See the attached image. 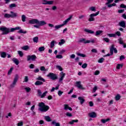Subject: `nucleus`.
Returning <instances> with one entry per match:
<instances>
[{"label": "nucleus", "mask_w": 126, "mask_h": 126, "mask_svg": "<svg viewBox=\"0 0 126 126\" xmlns=\"http://www.w3.org/2000/svg\"><path fill=\"white\" fill-rule=\"evenodd\" d=\"M71 17L72 16H71L69 18H67L66 20L63 21V24H62L61 25H62L63 27L64 26V25H66V24H67V22H68V21H69V20L71 19Z\"/></svg>", "instance_id": "nucleus-16"}, {"label": "nucleus", "mask_w": 126, "mask_h": 126, "mask_svg": "<svg viewBox=\"0 0 126 126\" xmlns=\"http://www.w3.org/2000/svg\"><path fill=\"white\" fill-rule=\"evenodd\" d=\"M30 24H43L42 22H40L37 19H32L29 21Z\"/></svg>", "instance_id": "nucleus-5"}, {"label": "nucleus", "mask_w": 126, "mask_h": 126, "mask_svg": "<svg viewBox=\"0 0 126 126\" xmlns=\"http://www.w3.org/2000/svg\"><path fill=\"white\" fill-rule=\"evenodd\" d=\"M110 50L111 55H114V52L115 54H118V50L117 48H115V45L112 44L110 47Z\"/></svg>", "instance_id": "nucleus-7"}, {"label": "nucleus", "mask_w": 126, "mask_h": 126, "mask_svg": "<svg viewBox=\"0 0 126 126\" xmlns=\"http://www.w3.org/2000/svg\"><path fill=\"white\" fill-rule=\"evenodd\" d=\"M36 59H37V57H36V55H32V56L28 55L27 56L28 62H29V61H30L31 60L32 61H36Z\"/></svg>", "instance_id": "nucleus-9"}, {"label": "nucleus", "mask_w": 126, "mask_h": 126, "mask_svg": "<svg viewBox=\"0 0 126 126\" xmlns=\"http://www.w3.org/2000/svg\"><path fill=\"white\" fill-rule=\"evenodd\" d=\"M4 17H5V18H11V16L9 14L6 13L4 14Z\"/></svg>", "instance_id": "nucleus-38"}, {"label": "nucleus", "mask_w": 126, "mask_h": 126, "mask_svg": "<svg viewBox=\"0 0 126 126\" xmlns=\"http://www.w3.org/2000/svg\"><path fill=\"white\" fill-rule=\"evenodd\" d=\"M52 125H55V126H61L60 123H56V121H54L52 122Z\"/></svg>", "instance_id": "nucleus-33"}, {"label": "nucleus", "mask_w": 126, "mask_h": 126, "mask_svg": "<svg viewBox=\"0 0 126 126\" xmlns=\"http://www.w3.org/2000/svg\"><path fill=\"white\" fill-rule=\"evenodd\" d=\"M39 52H44L45 51V47L42 46L38 48Z\"/></svg>", "instance_id": "nucleus-36"}, {"label": "nucleus", "mask_w": 126, "mask_h": 126, "mask_svg": "<svg viewBox=\"0 0 126 126\" xmlns=\"http://www.w3.org/2000/svg\"><path fill=\"white\" fill-rule=\"evenodd\" d=\"M1 58H3V59L6 58V53L4 52H2L0 53Z\"/></svg>", "instance_id": "nucleus-21"}, {"label": "nucleus", "mask_w": 126, "mask_h": 126, "mask_svg": "<svg viewBox=\"0 0 126 126\" xmlns=\"http://www.w3.org/2000/svg\"><path fill=\"white\" fill-rule=\"evenodd\" d=\"M64 53H65V50L63 49L60 51L59 54L60 55H63V54Z\"/></svg>", "instance_id": "nucleus-56"}, {"label": "nucleus", "mask_w": 126, "mask_h": 126, "mask_svg": "<svg viewBox=\"0 0 126 126\" xmlns=\"http://www.w3.org/2000/svg\"><path fill=\"white\" fill-rule=\"evenodd\" d=\"M25 90H26V92H27V93H29V92L31 91V88H30V87L25 88Z\"/></svg>", "instance_id": "nucleus-41"}, {"label": "nucleus", "mask_w": 126, "mask_h": 126, "mask_svg": "<svg viewBox=\"0 0 126 126\" xmlns=\"http://www.w3.org/2000/svg\"><path fill=\"white\" fill-rule=\"evenodd\" d=\"M92 53H94V54H97V53H98V51L95 49H93L92 50Z\"/></svg>", "instance_id": "nucleus-55"}, {"label": "nucleus", "mask_w": 126, "mask_h": 126, "mask_svg": "<svg viewBox=\"0 0 126 126\" xmlns=\"http://www.w3.org/2000/svg\"><path fill=\"white\" fill-rule=\"evenodd\" d=\"M23 126V122H21L18 123V126Z\"/></svg>", "instance_id": "nucleus-64"}, {"label": "nucleus", "mask_w": 126, "mask_h": 126, "mask_svg": "<svg viewBox=\"0 0 126 126\" xmlns=\"http://www.w3.org/2000/svg\"><path fill=\"white\" fill-rule=\"evenodd\" d=\"M100 13V11H98L95 13L91 14L90 15V18L89 19V21H94L95 20V18H94V16H97L98 14Z\"/></svg>", "instance_id": "nucleus-8"}, {"label": "nucleus", "mask_w": 126, "mask_h": 126, "mask_svg": "<svg viewBox=\"0 0 126 126\" xmlns=\"http://www.w3.org/2000/svg\"><path fill=\"white\" fill-rule=\"evenodd\" d=\"M82 68H86L87 67V63H85L82 65Z\"/></svg>", "instance_id": "nucleus-53"}, {"label": "nucleus", "mask_w": 126, "mask_h": 126, "mask_svg": "<svg viewBox=\"0 0 126 126\" xmlns=\"http://www.w3.org/2000/svg\"><path fill=\"white\" fill-rule=\"evenodd\" d=\"M56 68H57V69H59V70H60V71H63V70L62 66H61L60 65H56Z\"/></svg>", "instance_id": "nucleus-46"}, {"label": "nucleus", "mask_w": 126, "mask_h": 126, "mask_svg": "<svg viewBox=\"0 0 126 126\" xmlns=\"http://www.w3.org/2000/svg\"><path fill=\"white\" fill-rule=\"evenodd\" d=\"M47 77H49L50 79L52 80H56V79H58V76H57V74L54 73H49L47 75Z\"/></svg>", "instance_id": "nucleus-6"}, {"label": "nucleus", "mask_w": 126, "mask_h": 126, "mask_svg": "<svg viewBox=\"0 0 126 126\" xmlns=\"http://www.w3.org/2000/svg\"><path fill=\"white\" fill-rule=\"evenodd\" d=\"M76 87H77L79 88V89H82V90H84V88L82 87V85H81V82L80 81H78L76 82V85H75Z\"/></svg>", "instance_id": "nucleus-10"}, {"label": "nucleus", "mask_w": 126, "mask_h": 126, "mask_svg": "<svg viewBox=\"0 0 126 126\" xmlns=\"http://www.w3.org/2000/svg\"><path fill=\"white\" fill-rule=\"evenodd\" d=\"M78 99V100H79L81 105H83V103H84V102H85V99H84V98H83L81 96H79Z\"/></svg>", "instance_id": "nucleus-18"}, {"label": "nucleus", "mask_w": 126, "mask_h": 126, "mask_svg": "<svg viewBox=\"0 0 126 126\" xmlns=\"http://www.w3.org/2000/svg\"><path fill=\"white\" fill-rule=\"evenodd\" d=\"M11 18H14L15 17H17V13H14V12L11 11Z\"/></svg>", "instance_id": "nucleus-17"}, {"label": "nucleus", "mask_w": 126, "mask_h": 126, "mask_svg": "<svg viewBox=\"0 0 126 126\" xmlns=\"http://www.w3.org/2000/svg\"><path fill=\"white\" fill-rule=\"evenodd\" d=\"M18 79H19V76H18V74H16L12 84L10 85L11 88H13L15 87V85H16L17 81H18Z\"/></svg>", "instance_id": "nucleus-3"}, {"label": "nucleus", "mask_w": 126, "mask_h": 126, "mask_svg": "<svg viewBox=\"0 0 126 126\" xmlns=\"http://www.w3.org/2000/svg\"><path fill=\"white\" fill-rule=\"evenodd\" d=\"M38 40H39V37L38 36H35L33 38V43H38Z\"/></svg>", "instance_id": "nucleus-29"}, {"label": "nucleus", "mask_w": 126, "mask_h": 126, "mask_svg": "<svg viewBox=\"0 0 126 126\" xmlns=\"http://www.w3.org/2000/svg\"><path fill=\"white\" fill-rule=\"evenodd\" d=\"M42 4H49V5L54 4V1L53 0L48 1L47 0H43Z\"/></svg>", "instance_id": "nucleus-12"}, {"label": "nucleus", "mask_w": 126, "mask_h": 126, "mask_svg": "<svg viewBox=\"0 0 126 126\" xmlns=\"http://www.w3.org/2000/svg\"><path fill=\"white\" fill-rule=\"evenodd\" d=\"M90 9L92 11H96V8H95V7H91L90 8Z\"/></svg>", "instance_id": "nucleus-51"}, {"label": "nucleus", "mask_w": 126, "mask_h": 126, "mask_svg": "<svg viewBox=\"0 0 126 126\" xmlns=\"http://www.w3.org/2000/svg\"><path fill=\"white\" fill-rule=\"evenodd\" d=\"M37 80H39L40 81H43V82H45V79L43 78L41 76H39L38 78H37Z\"/></svg>", "instance_id": "nucleus-30"}, {"label": "nucleus", "mask_w": 126, "mask_h": 126, "mask_svg": "<svg viewBox=\"0 0 126 126\" xmlns=\"http://www.w3.org/2000/svg\"><path fill=\"white\" fill-rule=\"evenodd\" d=\"M22 21L23 22H25L26 21V16L25 15H22Z\"/></svg>", "instance_id": "nucleus-39"}, {"label": "nucleus", "mask_w": 126, "mask_h": 126, "mask_svg": "<svg viewBox=\"0 0 126 126\" xmlns=\"http://www.w3.org/2000/svg\"><path fill=\"white\" fill-rule=\"evenodd\" d=\"M63 92H62L61 91H59V92H58L59 96H62V94H63Z\"/></svg>", "instance_id": "nucleus-63"}, {"label": "nucleus", "mask_w": 126, "mask_h": 126, "mask_svg": "<svg viewBox=\"0 0 126 126\" xmlns=\"http://www.w3.org/2000/svg\"><path fill=\"white\" fill-rule=\"evenodd\" d=\"M40 22H42V24H36L37 25H34L33 27H35V28H39L40 26H44V25H46V24H47V23H46L45 21H40Z\"/></svg>", "instance_id": "nucleus-11"}, {"label": "nucleus", "mask_w": 126, "mask_h": 126, "mask_svg": "<svg viewBox=\"0 0 126 126\" xmlns=\"http://www.w3.org/2000/svg\"><path fill=\"white\" fill-rule=\"evenodd\" d=\"M123 66H124V64L123 63L118 64L116 66V68L117 69H120L121 68H122V67H123Z\"/></svg>", "instance_id": "nucleus-28"}, {"label": "nucleus", "mask_w": 126, "mask_h": 126, "mask_svg": "<svg viewBox=\"0 0 126 126\" xmlns=\"http://www.w3.org/2000/svg\"><path fill=\"white\" fill-rule=\"evenodd\" d=\"M21 49L24 51H27V50H29V49H30V47L28 45H25L21 47Z\"/></svg>", "instance_id": "nucleus-22"}, {"label": "nucleus", "mask_w": 126, "mask_h": 126, "mask_svg": "<svg viewBox=\"0 0 126 126\" xmlns=\"http://www.w3.org/2000/svg\"><path fill=\"white\" fill-rule=\"evenodd\" d=\"M84 31L85 32H86L87 33H89V34H94V31H93L87 29H85Z\"/></svg>", "instance_id": "nucleus-19"}, {"label": "nucleus", "mask_w": 126, "mask_h": 126, "mask_svg": "<svg viewBox=\"0 0 126 126\" xmlns=\"http://www.w3.org/2000/svg\"><path fill=\"white\" fill-rule=\"evenodd\" d=\"M109 37H116L117 35L115 33H108L107 34Z\"/></svg>", "instance_id": "nucleus-40"}, {"label": "nucleus", "mask_w": 126, "mask_h": 126, "mask_svg": "<svg viewBox=\"0 0 126 126\" xmlns=\"http://www.w3.org/2000/svg\"><path fill=\"white\" fill-rule=\"evenodd\" d=\"M125 59H126V57L123 55H121L120 58V61H123V60H125Z\"/></svg>", "instance_id": "nucleus-57"}, {"label": "nucleus", "mask_w": 126, "mask_h": 126, "mask_svg": "<svg viewBox=\"0 0 126 126\" xmlns=\"http://www.w3.org/2000/svg\"><path fill=\"white\" fill-rule=\"evenodd\" d=\"M45 120H46V121L47 122H52V120L51 119V117H50V116H47L45 117Z\"/></svg>", "instance_id": "nucleus-31"}, {"label": "nucleus", "mask_w": 126, "mask_h": 126, "mask_svg": "<svg viewBox=\"0 0 126 126\" xmlns=\"http://www.w3.org/2000/svg\"><path fill=\"white\" fill-rule=\"evenodd\" d=\"M114 1V0H107V2L105 3L106 5H108V4H110V3H112Z\"/></svg>", "instance_id": "nucleus-48"}, {"label": "nucleus", "mask_w": 126, "mask_h": 126, "mask_svg": "<svg viewBox=\"0 0 126 126\" xmlns=\"http://www.w3.org/2000/svg\"><path fill=\"white\" fill-rule=\"evenodd\" d=\"M104 60L105 59L103 58H100L98 61V63H102L104 62Z\"/></svg>", "instance_id": "nucleus-45"}, {"label": "nucleus", "mask_w": 126, "mask_h": 126, "mask_svg": "<svg viewBox=\"0 0 126 126\" xmlns=\"http://www.w3.org/2000/svg\"><path fill=\"white\" fill-rule=\"evenodd\" d=\"M0 31L2 32V35H6L9 33V29L5 27H0Z\"/></svg>", "instance_id": "nucleus-4"}, {"label": "nucleus", "mask_w": 126, "mask_h": 126, "mask_svg": "<svg viewBox=\"0 0 126 126\" xmlns=\"http://www.w3.org/2000/svg\"><path fill=\"white\" fill-rule=\"evenodd\" d=\"M79 43H84V44H88L90 43L89 40H86L85 38H81L79 40Z\"/></svg>", "instance_id": "nucleus-13"}, {"label": "nucleus", "mask_w": 126, "mask_h": 126, "mask_svg": "<svg viewBox=\"0 0 126 126\" xmlns=\"http://www.w3.org/2000/svg\"><path fill=\"white\" fill-rule=\"evenodd\" d=\"M103 41H105L106 43H109L110 42V39L108 38H104Z\"/></svg>", "instance_id": "nucleus-49"}, {"label": "nucleus", "mask_w": 126, "mask_h": 126, "mask_svg": "<svg viewBox=\"0 0 126 126\" xmlns=\"http://www.w3.org/2000/svg\"><path fill=\"white\" fill-rule=\"evenodd\" d=\"M66 115L67 117H72V114L71 113H69V112H67Z\"/></svg>", "instance_id": "nucleus-58"}, {"label": "nucleus", "mask_w": 126, "mask_h": 126, "mask_svg": "<svg viewBox=\"0 0 126 126\" xmlns=\"http://www.w3.org/2000/svg\"><path fill=\"white\" fill-rule=\"evenodd\" d=\"M15 30H19L18 32V33H21V34H26L27 33V31H23V30H21V27H16L15 28H11L10 30H9V32H14Z\"/></svg>", "instance_id": "nucleus-2"}, {"label": "nucleus", "mask_w": 126, "mask_h": 126, "mask_svg": "<svg viewBox=\"0 0 126 126\" xmlns=\"http://www.w3.org/2000/svg\"><path fill=\"white\" fill-rule=\"evenodd\" d=\"M120 99H121V95H120V94H117L115 96V100H116V101H119V100H120Z\"/></svg>", "instance_id": "nucleus-42"}, {"label": "nucleus", "mask_w": 126, "mask_h": 126, "mask_svg": "<svg viewBox=\"0 0 126 126\" xmlns=\"http://www.w3.org/2000/svg\"><path fill=\"white\" fill-rule=\"evenodd\" d=\"M12 70H13V67H11L9 71H8V75H10L11 74V72H12Z\"/></svg>", "instance_id": "nucleus-44"}, {"label": "nucleus", "mask_w": 126, "mask_h": 126, "mask_svg": "<svg viewBox=\"0 0 126 126\" xmlns=\"http://www.w3.org/2000/svg\"><path fill=\"white\" fill-rule=\"evenodd\" d=\"M64 43H65V40H64V39H62L60 40V42H59V45L60 46H62V45H63Z\"/></svg>", "instance_id": "nucleus-25"}, {"label": "nucleus", "mask_w": 126, "mask_h": 126, "mask_svg": "<svg viewBox=\"0 0 126 126\" xmlns=\"http://www.w3.org/2000/svg\"><path fill=\"white\" fill-rule=\"evenodd\" d=\"M102 33H103V31L98 30L95 32V36H99V35H101V34H102Z\"/></svg>", "instance_id": "nucleus-23"}, {"label": "nucleus", "mask_w": 126, "mask_h": 126, "mask_svg": "<svg viewBox=\"0 0 126 126\" xmlns=\"http://www.w3.org/2000/svg\"><path fill=\"white\" fill-rule=\"evenodd\" d=\"M120 7H121V8H126V5H125L124 4H121L120 5Z\"/></svg>", "instance_id": "nucleus-60"}, {"label": "nucleus", "mask_w": 126, "mask_h": 126, "mask_svg": "<svg viewBox=\"0 0 126 126\" xmlns=\"http://www.w3.org/2000/svg\"><path fill=\"white\" fill-rule=\"evenodd\" d=\"M111 119L109 118H108L107 119H101V122H102V124H106L107 122H109Z\"/></svg>", "instance_id": "nucleus-27"}, {"label": "nucleus", "mask_w": 126, "mask_h": 126, "mask_svg": "<svg viewBox=\"0 0 126 126\" xmlns=\"http://www.w3.org/2000/svg\"><path fill=\"white\" fill-rule=\"evenodd\" d=\"M34 84L36 86H38L39 85H43V82H41L40 81H37L35 82Z\"/></svg>", "instance_id": "nucleus-24"}, {"label": "nucleus", "mask_w": 126, "mask_h": 126, "mask_svg": "<svg viewBox=\"0 0 126 126\" xmlns=\"http://www.w3.org/2000/svg\"><path fill=\"white\" fill-rule=\"evenodd\" d=\"M119 26L123 27V28H126V22L122 21L119 23Z\"/></svg>", "instance_id": "nucleus-15"}, {"label": "nucleus", "mask_w": 126, "mask_h": 126, "mask_svg": "<svg viewBox=\"0 0 126 126\" xmlns=\"http://www.w3.org/2000/svg\"><path fill=\"white\" fill-rule=\"evenodd\" d=\"M61 77L63 78H64V76H65V73H63V72H61L60 74Z\"/></svg>", "instance_id": "nucleus-43"}, {"label": "nucleus", "mask_w": 126, "mask_h": 126, "mask_svg": "<svg viewBox=\"0 0 126 126\" xmlns=\"http://www.w3.org/2000/svg\"><path fill=\"white\" fill-rule=\"evenodd\" d=\"M48 93V92L46 91L45 92L43 93V94L41 95V98H44Z\"/></svg>", "instance_id": "nucleus-50"}, {"label": "nucleus", "mask_w": 126, "mask_h": 126, "mask_svg": "<svg viewBox=\"0 0 126 126\" xmlns=\"http://www.w3.org/2000/svg\"><path fill=\"white\" fill-rule=\"evenodd\" d=\"M38 107H39L38 108L39 111L42 112H47L50 109V107L48 105H45V103L43 102H41L38 104Z\"/></svg>", "instance_id": "nucleus-1"}, {"label": "nucleus", "mask_w": 126, "mask_h": 126, "mask_svg": "<svg viewBox=\"0 0 126 126\" xmlns=\"http://www.w3.org/2000/svg\"><path fill=\"white\" fill-rule=\"evenodd\" d=\"M29 80V79H28V76H26L24 79L25 82H28Z\"/></svg>", "instance_id": "nucleus-54"}, {"label": "nucleus", "mask_w": 126, "mask_h": 126, "mask_svg": "<svg viewBox=\"0 0 126 126\" xmlns=\"http://www.w3.org/2000/svg\"><path fill=\"white\" fill-rule=\"evenodd\" d=\"M40 70H41V71H44L46 70V68H45L44 66H41Z\"/></svg>", "instance_id": "nucleus-61"}, {"label": "nucleus", "mask_w": 126, "mask_h": 126, "mask_svg": "<svg viewBox=\"0 0 126 126\" xmlns=\"http://www.w3.org/2000/svg\"><path fill=\"white\" fill-rule=\"evenodd\" d=\"M12 61L16 64V65H18L19 64V61L17 60L16 58H13Z\"/></svg>", "instance_id": "nucleus-20"}, {"label": "nucleus", "mask_w": 126, "mask_h": 126, "mask_svg": "<svg viewBox=\"0 0 126 126\" xmlns=\"http://www.w3.org/2000/svg\"><path fill=\"white\" fill-rule=\"evenodd\" d=\"M119 43L120 44V45H123L124 44V41L123 40V38H120L118 39Z\"/></svg>", "instance_id": "nucleus-37"}, {"label": "nucleus", "mask_w": 126, "mask_h": 126, "mask_svg": "<svg viewBox=\"0 0 126 126\" xmlns=\"http://www.w3.org/2000/svg\"><path fill=\"white\" fill-rule=\"evenodd\" d=\"M16 4L15 3H12L9 5V8H12V7H16Z\"/></svg>", "instance_id": "nucleus-47"}, {"label": "nucleus", "mask_w": 126, "mask_h": 126, "mask_svg": "<svg viewBox=\"0 0 126 126\" xmlns=\"http://www.w3.org/2000/svg\"><path fill=\"white\" fill-rule=\"evenodd\" d=\"M89 116L90 117V118H96V117H97V114L94 112H93L89 113Z\"/></svg>", "instance_id": "nucleus-14"}, {"label": "nucleus", "mask_w": 126, "mask_h": 126, "mask_svg": "<svg viewBox=\"0 0 126 126\" xmlns=\"http://www.w3.org/2000/svg\"><path fill=\"white\" fill-rule=\"evenodd\" d=\"M55 43L56 41L55 40H53L50 43V48H53V47H55Z\"/></svg>", "instance_id": "nucleus-34"}, {"label": "nucleus", "mask_w": 126, "mask_h": 126, "mask_svg": "<svg viewBox=\"0 0 126 126\" xmlns=\"http://www.w3.org/2000/svg\"><path fill=\"white\" fill-rule=\"evenodd\" d=\"M115 35H117V36H120L121 35V32H116V34Z\"/></svg>", "instance_id": "nucleus-62"}, {"label": "nucleus", "mask_w": 126, "mask_h": 126, "mask_svg": "<svg viewBox=\"0 0 126 126\" xmlns=\"http://www.w3.org/2000/svg\"><path fill=\"white\" fill-rule=\"evenodd\" d=\"M76 55H77L79 57H81L82 58H86V55H85V54H81V53L77 52Z\"/></svg>", "instance_id": "nucleus-26"}, {"label": "nucleus", "mask_w": 126, "mask_h": 126, "mask_svg": "<svg viewBox=\"0 0 126 126\" xmlns=\"http://www.w3.org/2000/svg\"><path fill=\"white\" fill-rule=\"evenodd\" d=\"M56 58L57 59H63V55H57Z\"/></svg>", "instance_id": "nucleus-52"}, {"label": "nucleus", "mask_w": 126, "mask_h": 126, "mask_svg": "<svg viewBox=\"0 0 126 126\" xmlns=\"http://www.w3.org/2000/svg\"><path fill=\"white\" fill-rule=\"evenodd\" d=\"M100 74V71L99 70H96L94 72V75H98V74Z\"/></svg>", "instance_id": "nucleus-59"}, {"label": "nucleus", "mask_w": 126, "mask_h": 126, "mask_svg": "<svg viewBox=\"0 0 126 126\" xmlns=\"http://www.w3.org/2000/svg\"><path fill=\"white\" fill-rule=\"evenodd\" d=\"M18 54L20 56V57H21V58H22V57L24 56V54L21 51H18Z\"/></svg>", "instance_id": "nucleus-32"}, {"label": "nucleus", "mask_w": 126, "mask_h": 126, "mask_svg": "<svg viewBox=\"0 0 126 126\" xmlns=\"http://www.w3.org/2000/svg\"><path fill=\"white\" fill-rule=\"evenodd\" d=\"M61 27H63L62 25H59L55 26L56 30H58V29H60Z\"/></svg>", "instance_id": "nucleus-35"}]
</instances>
